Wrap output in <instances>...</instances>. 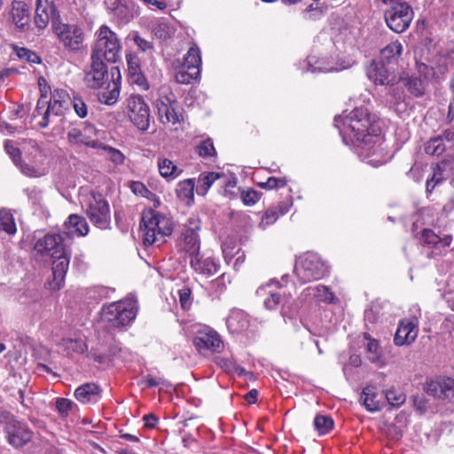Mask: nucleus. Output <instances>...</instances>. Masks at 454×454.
Masks as SVG:
<instances>
[{"mask_svg":"<svg viewBox=\"0 0 454 454\" xmlns=\"http://www.w3.org/2000/svg\"><path fill=\"white\" fill-rule=\"evenodd\" d=\"M334 122L341 134L358 143L376 132L374 118L364 107H356L345 117H335Z\"/></svg>","mask_w":454,"mask_h":454,"instance_id":"nucleus-1","label":"nucleus"},{"mask_svg":"<svg viewBox=\"0 0 454 454\" xmlns=\"http://www.w3.org/2000/svg\"><path fill=\"white\" fill-rule=\"evenodd\" d=\"M141 227L144 231V244L151 246L164 242V239L173 231L172 223L169 218L150 208L142 214Z\"/></svg>","mask_w":454,"mask_h":454,"instance_id":"nucleus-2","label":"nucleus"},{"mask_svg":"<svg viewBox=\"0 0 454 454\" xmlns=\"http://www.w3.org/2000/svg\"><path fill=\"white\" fill-rule=\"evenodd\" d=\"M96 42L90 59L115 63L121 57V43L118 35L108 26L101 25L96 31Z\"/></svg>","mask_w":454,"mask_h":454,"instance_id":"nucleus-3","label":"nucleus"},{"mask_svg":"<svg viewBox=\"0 0 454 454\" xmlns=\"http://www.w3.org/2000/svg\"><path fill=\"white\" fill-rule=\"evenodd\" d=\"M137 313V301L130 297L112 302L102 309V319L110 328H120L129 325Z\"/></svg>","mask_w":454,"mask_h":454,"instance_id":"nucleus-4","label":"nucleus"},{"mask_svg":"<svg viewBox=\"0 0 454 454\" xmlns=\"http://www.w3.org/2000/svg\"><path fill=\"white\" fill-rule=\"evenodd\" d=\"M387 5L384 18L388 27L395 33L404 32L413 19L411 6L403 0H382Z\"/></svg>","mask_w":454,"mask_h":454,"instance_id":"nucleus-5","label":"nucleus"},{"mask_svg":"<svg viewBox=\"0 0 454 454\" xmlns=\"http://www.w3.org/2000/svg\"><path fill=\"white\" fill-rule=\"evenodd\" d=\"M294 273L301 282L317 280L328 274V266L318 254L306 253L295 263Z\"/></svg>","mask_w":454,"mask_h":454,"instance_id":"nucleus-6","label":"nucleus"},{"mask_svg":"<svg viewBox=\"0 0 454 454\" xmlns=\"http://www.w3.org/2000/svg\"><path fill=\"white\" fill-rule=\"evenodd\" d=\"M52 30L66 50L79 51L83 47L84 33L81 26L54 20Z\"/></svg>","mask_w":454,"mask_h":454,"instance_id":"nucleus-7","label":"nucleus"},{"mask_svg":"<svg viewBox=\"0 0 454 454\" xmlns=\"http://www.w3.org/2000/svg\"><path fill=\"white\" fill-rule=\"evenodd\" d=\"M86 214L90 221L98 228L106 230L109 227L111 222L110 207L102 194L91 193Z\"/></svg>","mask_w":454,"mask_h":454,"instance_id":"nucleus-8","label":"nucleus"},{"mask_svg":"<svg viewBox=\"0 0 454 454\" xmlns=\"http://www.w3.org/2000/svg\"><path fill=\"white\" fill-rule=\"evenodd\" d=\"M128 116L130 121L140 130L145 131L150 124V108L144 98L131 94L126 100Z\"/></svg>","mask_w":454,"mask_h":454,"instance_id":"nucleus-9","label":"nucleus"},{"mask_svg":"<svg viewBox=\"0 0 454 454\" xmlns=\"http://www.w3.org/2000/svg\"><path fill=\"white\" fill-rule=\"evenodd\" d=\"M4 434L7 442L14 448H21L30 442L34 433L27 424L10 418L4 426Z\"/></svg>","mask_w":454,"mask_h":454,"instance_id":"nucleus-10","label":"nucleus"},{"mask_svg":"<svg viewBox=\"0 0 454 454\" xmlns=\"http://www.w3.org/2000/svg\"><path fill=\"white\" fill-rule=\"evenodd\" d=\"M69 95L67 90L56 89L51 94L48 106L43 112L42 120L38 121L40 128H46L52 121V116H62L68 109Z\"/></svg>","mask_w":454,"mask_h":454,"instance_id":"nucleus-11","label":"nucleus"},{"mask_svg":"<svg viewBox=\"0 0 454 454\" xmlns=\"http://www.w3.org/2000/svg\"><path fill=\"white\" fill-rule=\"evenodd\" d=\"M359 143L363 144L361 153L367 159V162L372 166H380L389 159L380 137L373 136L372 134L366 137L364 141H360Z\"/></svg>","mask_w":454,"mask_h":454,"instance_id":"nucleus-12","label":"nucleus"},{"mask_svg":"<svg viewBox=\"0 0 454 454\" xmlns=\"http://www.w3.org/2000/svg\"><path fill=\"white\" fill-rule=\"evenodd\" d=\"M199 78V48L192 46L188 51L183 65L176 74L178 83L192 84Z\"/></svg>","mask_w":454,"mask_h":454,"instance_id":"nucleus-13","label":"nucleus"},{"mask_svg":"<svg viewBox=\"0 0 454 454\" xmlns=\"http://www.w3.org/2000/svg\"><path fill=\"white\" fill-rule=\"evenodd\" d=\"M199 221L190 219L186 225L180 242L181 248L191 255V265L199 264Z\"/></svg>","mask_w":454,"mask_h":454,"instance_id":"nucleus-14","label":"nucleus"},{"mask_svg":"<svg viewBox=\"0 0 454 454\" xmlns=\"http://www.w3.org/2000/svg\"><path fill=\"white\" fill-rule=\"evenodd\" d=\"M450 65V59L446 55L438 54L429 59L427 64L417 62L416 67L421 76L440 80L449 71Z\"/></svg>","mask_w":454,"mask_h":454,"instance_id":"nucleus-15","label":"nucleus"},{"mask_svg":"<svg viewBox=\"0 0 454 454\" xmlns=\"http://www.w3.org/2000/svg\"><path fill=\"white\" fill-rule=\"evenodd\" d=\"M367 77L375 84L393 86L397 82L394 66L373 60L366 69Z\"/></svg>","mask_w":454,"mask_h":454,"instance_id":"nucleus-16","label":"nucleus"},{"mask_svg":"<svg viewBox=\"0 0 454 454\" xmlns=\"http://www.w3.org/2000/svg\"><path fill=\"white\" fill-rule=\"evenodd\" d=\"M98 130L91 125L82 129L72 128L67 133V139L70 145H84L94 149L101 148V142L95 138Z\"/></svg>","mask_w":454,"mask_h":454,"instance_id":"nucleus-17","label":"nucleus"},{"mask_svg":"<svg viewBox=\"0 0 454 454\" xmlns=\"http://www.w3.org/2000/svg\"><path fill=\"white\" fill-rule=\"evenodd\" d=\"M64 234H46L38 239L34 246L35 251L41 255L55 257L66 251Z\"/></svg>","mask_w":454,"mask_h":454,"instance_id":"nucleus-18","label":"nucleus"},{"mask_svg":"<svg viewBox=\"0 0 454 454\" xmlns=\"http://www.w3.org/2000/svg\"><path fill=\"white\" fill-rule=\"evenodd\" d=\"M419 318L417 317H406L400 320L394 337L396 346H409L415 341L419 333Z\"/></svg>","mask_w":454,"mask_h":454,"instance_id":"nucleus-19","label":"nucleus"},{"mask_svg":"<svg viewBox=\"0 0 454 454\" xmlns=\"http://www.w3.org/2000/svg\"><path fill=\"white\" fill-rule=\"evenodd\" d=\"M108 79L107 67L102 59H91L90 66L85 70L84 82L90 89H99Z\"/></svg>","mask_w":454,"mask_h":454,"instance_id":"nucleus-20","label":"nucleus"},{"mask_svg":"<svg viewBox=\"0 0 454 454\" xmlns=\"http://www.w3.org/2000/svg\"><path fill=\"white\" fill-rule=\"evenodd\" d=\"M4 150L6 153L11 157L13 163L25 176L28 177H40L44 175L43 169L30 166L28 163H25L22 160L21 151L19 147L15 146L13 141L6 140L4 142Z\"/></svg>","mask_w":454,"mask_h":454,"instance_id":"nucleus-21","label":"nucleus"},{"mask_svg":"<svg viewBox=\"0 0 454 454\" xmlns=\"http://www.w3.org/2000/svg\"><path fill=\"white\" fill-rule=\"evenodd\" d=\"M51 20H59L56 7L48 2V0H36V9L35 16V25L39 31L44 30ZM53 24H51L52 26Z\"/></svg>","mask_w":454,"mask_h":454,"instance_id":"nucleus-22","label":"nucleus"},{"mask_svg":"<svg viewBox=\"0 0 454 454\" xmlns=\"http://www.w3.org/2000/svg\"><path fill=\"white\" fill-rule=\"evenodd\" d=\"M10 20L17 32H27L30 27L28 6L21 1H13L10 11Z\"/></svg>","mask_w":454,"mask_h":454,"instance_id":"nucleus-23","label":"nucleus"},{"mask_svg":"<svg viewBox=\"0 0 454 454\" xmlns=\"http://www.w3.org/2000/svg\"><path fill=\"white\" fill-rule=\"evenodd\" d=\"M224 347L222 336L214 328L207 325H200V349L222 353Z\"/></svg>","mask_w":454,"mask_h":454,"instance_id":"nucleus-24","label":"nucleus"},{"mask_svg":"<svg viewBox=\"0 0 454 454\" xmlns=\"http://www.w3.org/2000/svg\"><path fill=\"white\" fill-rule=\"evenodd\" d=\"M421 240L424 246L432 248V252L427 254L428 257L442 255L445 249L450 247L452 242V236L445 235L440 238L431 230H424L421 234Z\"/></svg>","mask_w":454,"mask_h":454,"instance_id":"nucleus-25","label":"nucleus"},{"mask_svg":"<svg viewBox=\"0 0 454 454\" xmlns=\"http://www.w3.org/2000/svg\"><path fill=\"white\" fill-rule=\"evenodd\" d=\"M427 394L442 400L454 401V380L451 378L427 382Z\"/></svg>","mask_w":454,"mask_h":454,"instance_id":"nucleus-26","label":"nucleus"},{"mask_svg":"<svg viewBox=\"0 0 454 454\" xmlns=\"http://www.w3.org/2000/svg\"><path fill=\"white\" fill-rule=\"evenodd\" d=\"M56 260L52 262V281L49 282L50 288L59 290L64 286L65 277L68 270L70 256L65 251L59 255H56Z\"/></svg>","mask_w":454,"mask_h":454,"instance_id":"nucleus-27","label":"nucleus"},{"mask_svg":"<svg viewBox=\"0 0 454 454\" xmlns=\"http://www.w3.org/2000/svg\"><path fill=\"white\" fill-rule=\"evenodd\" d=\"M121 90V75L118 74L117 78L114 77L107 82L104 88L98 94V101L107 106H114L119 99Z\"/></svg>","mask_w":454,"mask_h":454,"instance_id":"nucleus-28","label":"nucleus"},{"mask_svg":"<svg viewBox=\"0 0 454 454\" xmlns=\"http://www.w3.org/2000/svg\"><path fill=\"white\" fill-rule=\"evenodd\" d=\"M23 150L28 158L31 164L30 166L37 167L45 172V168H43L44 160L46 158L44 151L40 147L35 140L28 139L23 143Z\"/></svg>","mask_w":454,"mask_h":454,"instance_id":"nucleus-29","label":"nucleus"},{"mask_svg":"<svg viewBox=\"0 0 454 454\" xmlns=\"http://www.w3.org/2000/svg\"><path fill=\"white\" fill-rule=\"evenodd\" d=\"M75 398L82 403H95L101 398V389L95 383H85L74 391Z\"/></svg>","mask_w":454,"mask_h":454,"instance_id":"nucleus-30","label":"nucleus"},{"mask_svg":"<svg viewBox=\"0 0 454 454\" xmlns=\"http://www.w3.org/2000/svg\"><path fill=\"white\" fill-rule=\"evenodd\" d=\"M360 402L371 412L378 411L381 408V398L374 386L370 385L364 387Z\"/></svg>","mask_w":454,"mask_h":454,"instance_id":"nucleus-31","label":"nucleus"},{"mask_svg":"<svg viewBox=\"0 0 454 454\" xmlns=\"http://www.w3.org/2000/svg\"><path fill=\"white\" fill-rule=\"evenodd\" d=\"M226 325L231 333H241L248 328L249 320L243 310L234 309L231 310Z\"/></svg>","mask_w":454,"mask_h":454,"instance_id":"nucleus-32","label":"nucleus"},{"mask_svg":"<svg viewBox=\"0 0 454 454\" xmlns=\"http://www.w3.org/2000/svg\"><path fill=\"white\" fill-rule=\"evenodd\" d=\"M107 9L121 20L132 18L133 3L131 0H106Z\"/></svg>","mask_w":454,"mask_h":454,"instance_id":"nucleus-33","label":"nucleus"},{"mask_svg":"<svg viewBox=\"0 0 454 454\" xmlns=\"http://www.w3.org/2000/svg\"><path fill=\"white\" fill-rule=\"evenodd\" d=\"M419 76L411 75L402 78L403 86L416 98L422 97L426 92L427 82L432 78H426L418 73Z\"/></svg>","mask_w":454,"mask_h":454,"instance_id":"nucleus-34","label":"nucleus"},{"mask_svg":"<svg viewBox=\"0 0 454 454\" xmlns=\"http://www.w3.org/2000/svg\"><path fill=\"white\" fill-rule=\"evenodd\" d=\"M65 225L68 229L67 232L63 233L66 237H68L71 233L84 237L89 232V225L85 218L76 214L70 215Z\"/></svg>","mask_w":454,"mask_h":454,"instance_id":"nucleus-35","label":"nucleus"},{"mask_svg":"<svg viewBox=\"0 0 454 454\" xmlns=\"http://www.w3.org/2000/svg\"><path fill=\"white\" fill-rule=\"evenodd\" d=\"M215 364L230 375L237 374L239 377L250 378L252 372H247L244 367L239 365L232 358L220 357L215 358Z\"/></svg>","mask_w":454,"mask_h":454,"instance_id":"nucleus-36","label":"nucleus"},{"mask_svg":"<svg viewBox=\"0 0 454 454\" xmlns=\"http://www.w3.org/2000/svg\"><path fill=\"white\" fill-rule=\"evenodd\" d=\"M303 293L306 297H314L317 301L326 303H333L335 300V296L330 288L322 285L309 286Z\"/></svg>","mask_w":454,"mask_h":454,"instance_id":"nucleus-37","label":"nucleus"},{"mask_svg":"<svg viewBox=\"0 0 454 454\" xmlns=\"http://www.w3.org/2000/svg\"><path fill=\"white\" fill-rule=\"evenodd\" d=\"M403 52V45L400 42L395 41L387 44L380 51V61L393 66Z\"/></svg>","mask_w":454,"mask_h":454,"instance_id":"nucleus-38","label":"nucleus"},{"mask_svg":"<svg viewBox=\"0 0 454 454\" xmlns=\"http://www.w3.org/2000/svg\"><path fill=\"white\" fill-rule=\"evenodd\" d=\"M194 187L195 179L189 178L178 183L176 187V195L186 205L190 206L194 203Z\"/></svg>","mask_w":454,"mask_h":454,"instance_id":"nucleus-39","label":"nucleus"},{"mask_svg":"<svg viewBox=\"0 0 454 454\" xmlns=\"http://www.w3.org/2000/svg\"><path fill=\"white\" fill-rule=\"evenodd\" d=\"M157 166L160 176L168 180H173L182 173L171 160L165 157L158 158Z\"/></svg>","mask_w":454,"mask_h":454,"instance_id":"nucleus-40","label":"nucleus"},{"mask_svg":"<svg viewBox=\"0 0 454 454\" xmlns=\"http://www.w3.org/2000/svg\"><path fill=\"white\" fill-rule=\"evenodd\" d=\"M159 119L163 124L175 125L180 121L178 105L162 106L157 108Z\"/></svg>","mask_w":454,"mask_h":454,"instance_id":"nucleus-41","label":"nucleus"},{"mask_svg":"<svg viewBox=\"0 0 454 454\" xmlns=\"http://www.w3.org/2000/svg\"><path fill=\"white\" fill-rule=\"evenodd\" d=\"M0 230L10 235H13L17 231L13 215L10 209L0 208Z\"/></svg>","mask_w":454,"mask_h":454,"instance_id":"nucleus-42","label":"nucleus"},{"mask_svg":"<svg viewBox=\"0 0 454 454\" xmlns=\"http://www.w3.org/2000/svg\"><path fill=\"white\" fill-rule=\"evenodd\" d=\"M178 105L176 97L172 92L171 89L168 85H162L159 89V97L156 99V108L164 106Z\"/></svg>","mask_w":454,"mask_h":454,"instance_id":"nucleus-43","label":"nucleus"},{"mask_svg":"<svg viewBox=\"0 0 454 454\" xmlns=\"http://www.w3.org/2000/svg\"><path fill=\"white\" fill-rule=\"evenodd\" d=\"M314 427L318 434H325L333 427V420L330 416L317 415L314 419Z\"/></svg>","mask_w":454,"mask_h":454,"instance_id":"nucleus-44","label":"nucleus"},{"mask_svg":"<svg viewBox=\"0 0 454 454\" xmlns=\"http://www.w3.org/2000/svg\"><path fill=\"white\" fill-rule=\"evenodd\" d=\"M153 33L157 38L167 40L174 35L175 28L168 22L160 21L153 27Z\"/></svg>","mask_w":454,"mask_h":454,"instance_id":"nucleus-45","label":"nucleus"},{"mask_svg":"<svg viewBox=\"0 0 454 454\" xmlns=\"http://www.w3.org/2000/svg\"><path fill=\"white\" fill-rule=\"evenodd\" d=\"M445 151L443 137L439 136L428 140L425 145V152L430 155H440Z\"/></svg>","mask_w":454,"mask_h":454,"instance_id":"nucleus-46","label":"nucleus"},{"mask_svg":"<svg viewBox=\"0 0 454 454\" xmlns=\"http://www.w3.org/2000/svg\"><path fill=\"white\" fill-rule=\"evenodd\" d=\"M128 40L134 42L137 48L144 51L152 53L153 51V44L152 42L143 38L137 31H131L128 36Z\"/></svg>","mask_w":454,"mask_h":454,"instance_id":"nucleus-47","label":"nucleus"},{"mask_svg":"<svg viewBox=\"0 0 454 454\" xmlns=\"http://www.w3.org/2000/svg\"><path fill=\"white\" fill-rule=\"evenodd\" d=\"M385 398L392 407L397 408L405 403L406 395L401 390L391 388L385 392Z\"/></svg>","mask_w":454,"mask_h":454,"instance_id":"nucleus-48","label":"nucleus"},{"mask_svg":"<svg viewBox=\"0 0 454 454\" xmlns=\"http://www.w3.org/2000/svg\"><path fill=\"white\" fill-rule=\"evenodd\" d=\"M286 212V209H280L278 212L276 208H269L262 216L259 226L262 229H265L266 227L273 224L278 219L280 215H285Z\"/></svg>","mask_w":454,"mask_h":454,"instance_id":"nucleus-49","label":"nucleus"},{"mask_svg":"<svg viewBox=\"0 0 454 454\" xmlns=\"http://www.w3.org/2000/svg\"><path fill=\"white\" fill-rule=\"evenodd\" d=\"M225 278V274H222L219 278L210 283L208 287V296L211 297L212 300L218 298L226 288Z\"/></svg>","mask_w":454,"mask_h":454,"instance_id":"nucleus-50","label":"nucleus"},{"mask_svg":"<svg viewBox=\"0 0 454 454\" xmlns=\"http://www.w3.org/2000/svg\"><path fill=\"white\" fill-rule=\"evenodd\" d=\"M364 337L369 340L366 346L367 357L371 362L376 363L380 358V348L379 342L375 340L369 339L367 334H365Z\"/></svg>","mask_w":454,"mask_h":454,"instance_id":"nucleus-51","label":"nucleus"},{"mask_svg":"<svg viewBox=\"0 0 454 454\" xmlns=\"http://www.w3.org/2000/svg\"><path fill=\"white\" fill-rule=\"evenodd\" d=\"M100 149L104 150L107 153L108 159L115 165L123 164L125 156L120 150L108 145H105L102 143Z\"/></svg>","mask_w":454,"mask_h":454,"instance_id":"nucleus-52","label":"nucleus"},{"mask_svg":"<svg viewBox=\"0 0 454 454\" xmlns=\"http://www.w3.org/2000/svg\"><path fill=\"white\" fill-rule=\"evenodd\" d=\"M129 79L131 84L137 85L142 90H148L150 88L149 82L142 71L129 74Z\"/></svg>","mask_w":454,"mask_h":454,"instance_id":"nucleus-53","label":"nucleus"},{"mask_svg":"<svg viewBox=\"0 0 454 454\" xmlns=\"http://www.w3.org/2000/svg\"><path fill=\"white\" fill-rule=\"evenodd\" d=\"M202 156L209 158L214 162L215 161L216 151L212 139L207 138L200 141V157Z\"/></svg>","mask_w":454,"mask_h":454,"instance_id":"nucleus-54","label":"nucleus"},{"mask_svg":"<svg viewBox=\"0 0 454 454\" xmlns=\"http://www.w3.org/2000/svg\"><path fill=\"white\" fill-rule=\"evenodd\" d=\"M128 74L142 71L141 61L137 53L129 51L126 54Z\"/></svg>","mask_w":454,"mask_h":454,"instance_id":"nucleus-55","label":"nucleus"},{"mask_svg":"<svg viewBox=\"0 0 454 454\" xmlns=\"http://www.w3.org/2000/svg\"><path fill=\"white\" fill-rule=\"evenodd\" d=\"M16 52L20 59H24L28 63L38 64L41 62V58L35 51L27 48H17Z\"/></svg>","mask_w":454,"mask_h":454,"instance_id":"nucleus-56","label":"nucleus"},{"mask_svg":"<svg viewBox=\"0 0 454 454\" xmlns=\"http://www.w3.org/2000/svg\"><path fill=\"white\" fill-rule=\"evenodd\" d=\"M74 403L67 398H57L55 403L56 410L60 417H67L72 410Z\"/></svg>","mask_w":454,"mask_h":454,"instance_id":"nucleus-57","label":"nucleus"},{"mask_svg":"<svg viewBox=\"0 0 454 454\" xmlns=\"http://www.w3.org/2000/svg\"><path fill=\"white\" fill-rule=\"evenodd\" d=\"M218 267L219 265L214 258L207 257L200 262V274L212 275L218 270Z\"/></svg>","mask_w":454,"mask_h":454,"instance_id":"nucleus-58","label":"nucleus"},{"mask_svg":"<svg viewBox=\"0 0 454 454\" xmlns=\"http://www.w3.org/2000/svg\"><path fill=\"white\" fill-rule=\"evenodd\" d=\"M72 106L80 118H85L88 114V106L84 100L80 96H74L72 99Z\"/></svg>","mask_w":454,"mask_h":454,"instance_id":"nucleus-59","label":"nucleus"},{"mask_svg":"<svg viewBox=\"0 0 454 454\" xmlns=\"http://www.w3.org/2000/svg\"><path fill=\"white\" fill-rule=\"evenodd\" d=\"M179 302L183 309H189L192 306V290L188 286H184L178 291Z\"/></svg>","mask_w":454,"mask_h":454,"instance_id":"nucleus-60","label":"nucleus"},{"mask_svg":"<svg viewBox=\"0 0 454 454\" xmlns=\"http://www.w3.org/2000/svg\"><path fill=\"white\" fill-rule=\"evenodd\" d=\"M381 304L380 302H373L371 308L364 312V318L366 321L370 323H374L378 321L380 315Z\"/></svg>","mask_w":454,"mask_h":454,"instance_id":"nucleus-61","label":"nucleus"},{"mask_svg":"<svg viewBox=\"0 0 454 454\" xmlns=\"http://www.w3.org/2000/svg\"><path fill=\"white\" fill-rule=\"evenodd\" d=\"M286 178H278L274 176H270L267 179L266 182H261L258 185L263 189H273V188H280L284 187L286 184Z\"/></svg>","mask_w":454,"mask_h":454,"instance_id":"nucleus-62","label":"nucleus"},{"mask_svg":"<svg viewBox=\"0 0 454 454\" xmlns=\"http://www.w3.org/2000/svg\"><path fill=\"white\" fill-rule=\"evenodd\" d=\"M224 176L223 173L207 172L202 177V187L205 192L208 191L211 185L217 180Z\"/></svg>","mask_w":454,"mask_h":454,"instance_id":"nucleus-63","label":"nucleus"},{"mask_svg":"<svg viewBox=\"0 0 454 454\" xmlns=\"http://www.w3.org/2000/svg\"><path fill=\"white\" fill-rule=\"evenodd\" d=\"M241 199L245 205L251 206L260 200V195L254 190L243 191L241 192Z\"/></svg>","mask_w":454,"mask_h":454,"instance_id":"nucleus-64","label":"nucleus"}]
</instances>
